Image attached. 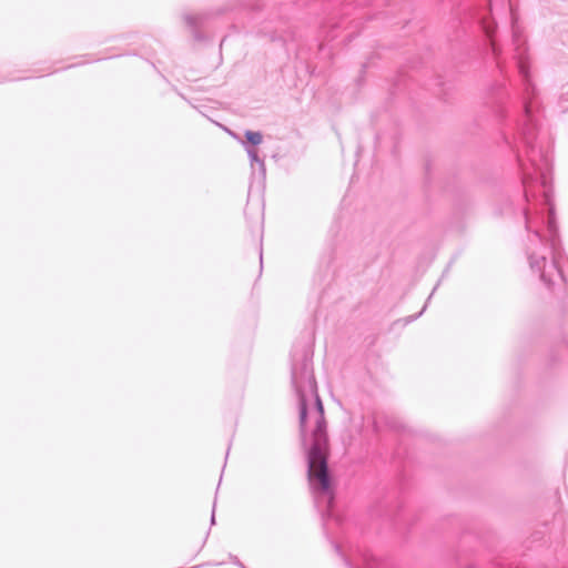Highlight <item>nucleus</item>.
I'll list each match as a JSON object with an SVG mask.
<instances>
[{"instance_id": "1", "label": "nucleus", "mask_w": 568, "mask_h": 568, "mask_svg": "<svg viewBox=\"0 0 568 568\" xmlns=\"http://www.w3.org/2000/svg\"><path fill=\"white\" fill-rule=\"evenodd\" d=\"M321 416L312 435V446L308 453L310 478L317 481L322 489L329 487L327 471V457L329 453L328 437L326 433V420L323 416V407L320 405Z\"/></svg>"}, {"instance_id": "3", "label": "nucleus", "mask_w": 568, "mask_h": 568, "mask_svg": "<svg viewBox=\"0 0 568 568\" xmlns=\"http://www.w3.org/2000/svg\"><path fill=\"white\" fill-rule=\"evenodd\" d=\"M305 418H306V406H305V404H303L301 407V424H304Z\"/></svg>"}, {"instance_id": "2", "label": "nucleus", "mask_w": 568, "mask_h": 568, "mask_svg": "<svg viewBox=\"0 0 568 568\" xmlns=\"http://www.w3.org/2000/svg\"><path fill=\"white\" fill-rule=\"evenodd\" d=\"M247 141L252 144H260L262 142V134L260 132L247 131L245 133Z\"/></svg>"}]
</instances>
